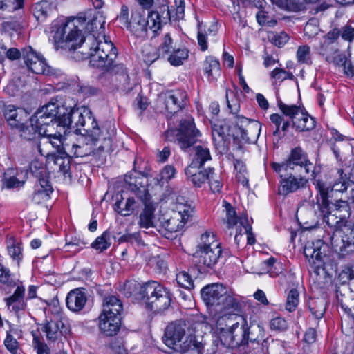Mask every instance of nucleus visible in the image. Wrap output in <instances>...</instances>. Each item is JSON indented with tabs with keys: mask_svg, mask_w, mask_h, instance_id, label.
<instances>
[{
	"mask_svg": "<svg viewBox=\"0 0 354 354\" xmlns=\"http://www.w3.org/2000/svg\"><path fill=\"white\" fill-rule=\"evenodd\" d=\"M84 17L67 20L59 26L53 36L57 48L72 52L71 57L76 61L89 59L90 64L111 74L127 75L122 64H116L117 50L107 39L97 40L95 35L84 36Z\"/></svg>",
	"mask_w": 354,
	"mask_h": 354,
	"instance_id": "f257e3e1",
	"label": "nucleus"
},
{
	"mask_svg": "<svg viewBox=\"0 0 354 354\" xmlns=\"http://www.w3.org/2000/svg\"><path fill=\"white\" fill-rule=\"evenodd\" d=\"M86 118L88 122L94 121L88 109L68 110L55 103H48L32 115V121L39 124L41 136L46 138L61 131L65 133L66 128L73 129L77 126H85Z\"/></svg>",
	"mask_w": 354,
	"mask_h": 354,
	"instance_id": "f03ea898",
	"label": "nucleus"
},
{
	"mask_svg": "<svg viewBox=\"0 0 354 354\" xmlns=\"http://www.w3.org/2000/svg\"><path fill=\"white\" fill-rule=\"evenodd\" d=\"M73 130L83 137L77 143L66 144L64 147L66 153L75 157H85L96 152L111 149L113 133H104L99 128L95 118L93 122H88L86 118L85 126H77Z\"/></svg>",
	"mask_w": 354,
	"mask_h": 354,
	"instance_id": "7ed1b4c3",
	"label": "nucleus"
},
{
	"mask_svg": "<svg viewBox=\"0 0 354 354\" xmlns=\"http://www.w3.org/2000/svg\"><path fill=\"white\" fill-rule=\"evenodd\" d=\"M185 321L178 320L169 324L165 330L162 340L165 345L171 348L187 354H205L202 336H196L190 330L185 337Z\"/></svg>",
	"mask_w": 354,
	"mask_h": 354,
	"instance_id": "20e7f679",
	"label": "nucleus"
},
{
	"mask_svg": "<svg viewBox=\"0 0 354 354\" xmlns=\"http://www.w3.org/2000/svg\"><path fill=\"white\" fill-rule=\"evenodd\" d=\"M139 298L147 309L157 313L167 310L172 300L169 290L156 281L141 286Z\"/></svg>",
	"mask_w": 354,
	"mask_h": 354,
	"instance_id": "39448f33",
	"label": "nucleus"
},
{
	"mask_svg": "<svg viewBox=\"0 0 354 354\" xmlns=\"http://www.w3.org/2000/svg\"><path fill=\"white\" fill-rule=\"evenodd\" d=\"M226 99L227 107L234 115V122L238 127L241 139L247 143L256 142L261 133V124L257 120H250L243 115H238L240 109L239 100L235 97L230 100L228 91H226Z\"/></svg>",
	"mask_w": 354,
	"mask_h": 354,
	"instance_id": "423d86ee",
	"label": "nucleus"
},
{
	"mask_svg": "<svg viewBox=\"0 0 354 354\" xmlns=\"http://www.w3.org/2000/svg\"><path fill=\"white\" fill-rule=\"evenodd\" d=\"M177 212L173 216L167 218L163 216L159 218L158 232L167 239L171 238L172 233L183 228L194 214V208L188 204H179Z\"/></svg>",
	"mask_w": 354,
	"mask_h": 354,
	"instance_id": "0eeeda50",
	"label": "nucleus"
},
{
	"mask_svg": "<svg viewBox=\"0 0 354 354\" xmlns=\"http://www.w3.org/2000/svg\"><path fill=\"white\" fill-rule=\"evenodd\" d=\"M272 169L275 172L293 171L299 167L301 174L314 173L313 164L309 160L307 153L300 147L292 149L288 160L282 163L272 162Z\"/></svg>",
	"mask_w": 354,
	"mask_h": 354,
	"instance_id": "6e6552de",
	"label": "nucleus"
},
{
	"mask_svg": "<svg viewBox=\"0 0 354 354\" xmlns=\"http://www.w3.org/2000/svg\"><path fill=\"white\" fill-rule=\"evenodd\" d=\"M278 106L283 115L292 119V127L299 132L309 131L315 127V120L303 108L296 105H288L281 100Z\"/></svg>",
	"mask_w": 354,
	"mask_h": 354,
	"instance_id": "1a4fd4ad",
	"label": "nucleus"
},
{
	"mask_svg": "<svg viewBox=\"0 0 354 354\" xmlns=\"http://www.w3.org/2000/svg\"><path fill=\"white\" fill-rule=\"evenodd\" d=\"M133 196L124 198L122 195L116 196L114 205L115 210L122 216H130L133 212L138 211L142 206H145L151 201L148 189H142Z\"/></svg>",
	"mask_w": 354,
	"mask_h": 354,
	"instance_id": "9d476101",
	"label": "nucleus"
},
{
	"mask_svg": "<svg viewBox=\"0 0 354 354\" xmlns=\"http://www.w3.org/2000/svg\"><path fill=\"white\" fill-rule=\"evenodd\" d=\"M231 330L221 335V342L226 347L234 348L248 343L250 327L246 318L238 317Z\"/></svg>",
	"mask_w": 354,
	"mask_h": 354,
	"instance_id": "9b49d317",
	"label": "nucleus"
},
{
	"mask_svg": "<svg viewBox=\"0 0 354 354\" xmlns=\"http://www.w3.org/2000/svg\"><path fill=\"white\" fill-rule=\"evenodd\" d=\"M315 186L318 191L317 204L324 219L331 213L333 207L337 211H344L348 214V201L339 200L337 201L335 203H330L328 196L329 187L319 180L316 181Z\"/></svg>",
	"mask_w": 354,
	"mask_h": 354,
	"instance_id": "f8f14e48",
	"label": "nucleus"
},
{
	"mask_svg": "<svg viewBox=\"0 0 354 354\" xmlns=\"http://www.w3.org/2000/svg\"><path fill=\"white\" fill-rule=\"evenodd\" d=\"M200 136L201 133L196 129L193 118H186L180 122L176 133V141L180 148L187 151L196 142Z\"/></svg>",
	"mask_w": 354,
	"mask_h": 354,
	"instance_id": "ddd939ff",
	"label": "nucleus"
},
{
	"mask_svg": "<svg viewBox=\"0 0 354 354\" xmlns=\"http://www.w3.org/2000/svg\"><path fill=\"white\" fill-rule=\"evenodd\" d=\"M291 171L277 172L281 178L278 187L279 194L286 196L306 187L308 183V178L302 176V174L296 176Z\"/></svg>",
	"mask_w": 354,
	"mask_h": 354,
	"instance_id": "4468645a",
	"label": "nucleus"
},
{
	"mask_svg": "<svg viewBox=\"0 0 354 354\" xmlns=\"http://www.w3.org/2000/svg\"><path fill=\"white\" fill-rule=\"evenodd\" d=\"M15 286L14 292L4 299L5 303L10 312L17 315H24L27 309L26 299L25 297L26 288L23 281H19Z\"/></svg>",
	"mask_w": 354,
	"mask_h": 354,
	"instance_id": "2eb2a0df",
	"label": "nucleus"
},
{
	"mask_svg": "<svg viewBox=\"0 0 354 354\" xmlns=\"http://www.w3.org/2000/svg\"><path fill=\"white\" fill-rule=\"evenodd\" d=\"M160 100L164 103L169 113H175L183 109L187 102V95L185 91H170L162 94Z\"/></svg>",
	"mask_w": 354,
	"mask_h": 354,
	"instance_id": "dca6fc26",
	"label": "nucleus"
},
{
	"mask_svg": "<svg viewBox=\"0 0 354 354\" xmlns=\"http://www.w3.org/2000/svg\"><path fill=\"white\" fill-rule=\"evenodd\" d=\"M222 253L221 248H197L194 254V261L199 268H212Z\"/></svg>",
	"mask_w": 354,
	"mask_h": 354,
	"instance_id": "f3484780",
	"label": "nucleus"
},
{
	"mask_svg": "<svg viewBox=\"0 0 354 354\" xmlns=\"http://www.w3.org/2000/svg\"><path fill=\"white\" fill-rule=\"evenodd\" d=\"M227 288L222 284L212 283L205 286L201 290V297L207 306H220L225 299Z\"/></svg>",
	"mask_w": 354,
	"mask_h": 354,
	"instance_id": "a211bd4d",
	"label": "nucleus"
},
{
	"mask_svg": "<svg viewBox=\"0 0 354 354\" xmlns=\"http://www.w3.org/2000/svg\"><path fill=\"white\" fill-rule=\"evenodd\" d=\"M128 30L137 37L145 38L147 36L145 12L140 8L131 11V17Z\"/></svg>",
	"mask_w": 354,
	"mask_h": 354,
	"instance_id": "6ab92c4d",
	"label": "nucleus"
},
{
	"mask_svg": "<svg viewBox=\"0 0 354 354\" xmlns=\"http://www.w3.org/2000/svg\"><path fill=\"white\" fill-rule=\"evenodd\" d=\"M53 189L48 176H41L34 185L32 201L37 204L46 202L50 198Z\"/></svg>",
	"mask_w": 354,
	"mask_h": 354,
	"instance_id": "aec40b11",
	"label": "nucleus"
},
{
	"mask_svg": "<svg viewBox=\"0 0 354 354\" xmlns=\"http://www.w3.org/2000/svg\"><path fill=\"white\" fill-rule=\"evenodd\" d=\"M333 246L339 256L344 257L354 252V228L346 229L340 239H333Z\"/></svg>",
	"mask_w": 354,
	"mask_h": 354,
	"instance_id": "412c9836",
	"label": "nucleus"
},
{
	"mask_svg": "<svg viewBox=\"0 0 354 354\" xmlns=\"http://www.w3.org/2000/svg\"><path fill=\"white\" fill-rule=\"evenodd\" d=\"M40 328L42 333H45L46 338L53 342L58 339L67 330L64 321L57 318L46 319L41 324Z\"/></svg>",
	"mask_w": 354,
	"mask_h": 354,
	"instance_id": "4be33fe9",
	"label": "nucleus"
},
{
	"mask_svg": "<svg viewBox=\"0 0 354 354\" xmlns=\"http://www.w3.org/2000/svg\"><path fill=\"white\" fill-rule=\"evenodd\" d=\"M121 317L119 315L101 313L99 316V328L106 336H113L119 330Z\"/></svg>",
	"mask_w": 354,
	"mask_h": 354,
	"instance_id": "5701e85b",
	"label": "nucleus"
},
{
	"mask_svg": "<svg viewBox=\"0 0 354 354\" xmlns=\"http://www.w3.org/2000/svg\"><path fill=\"white\" fill-rule=\"evenodd\" d=\"M4 115L9 124L17 129L28 120V113L25 109L12 105L6 107Z\"/></svg>",
	"mask_w": 354,
	"mask_h": 354,
	"instance_id": "b1692460",
	"label": "nucleus"
},
{
	"mask_svg": "<svg viewBox=\"0 0 354 354\" xmlns=\"http://www.w3.org/2000/svg\"><path fill=\"white\" fill-rule=\"evenodd\" d=\"M87 301V297L82 288L71 290L66 297V303L68 308L74 313L82 310Z\"/></svg>",
	"mask_w": 354,
	"mask_h": 354,
	"instance_id": "393cba45",
	"label": "nucleus"
},
{
	"mask_svg": "<svg viewBox=\"0 0 354 354\" xmlns=\"http://www.w3.org/2000/svg\"><path fill=\"white\" fill-rule=\"evenodd\" d=\"M324 243L322 240L308 242L304 249V254L308 261L317 267L322 263L323 252L322 248Z\"/></svg>",
	"mask_w": 354,
	"mask_h": 354,
	"instance_id": "a878e982",
	"label": "nucleus"
},
{
	"mask_svg": "<svg viewBox=\"0 0 354 354\" xmlns=\"http://www.w3.org/2000/svg\"><path fill=\"white\" fill-rule=\"evenodd\" d=\"M124 187L131 193H138L142 189H147L145 187V177L136 170H132L124 176Z\"/></svg>",
	"mask_w": 354,
	"mask_h": 354,
	"instance_id": "bb28decb",
	"label": "nucleus"
},
{
	"mask_svg": "<svg viewBox=\"0 0 354 354\" xmlns=\"http://www.w3.org/2000/svg\"><path fill=\"white\" fill-rule=\"evenodd\" d=\"M241 316L236 313H221V315L216 319V328L219 333L221 340V335H225L226 332L231 330L230 329L234 326V324L236 323V319L241 317Z\"/></svg>",
	"mask_w": 354,
	"mask_h": 354,
	"instance_id": "cd10ccee",
	"label": "nucleus"
},
{
	"mask_svg": "<svg viewBox=\"0 0 354 354\" xmlns=\"http://www.w3.org/2000/svg\"><path fill=\"white\" fill-rule=\"evenodd\" d=\"M223 213L224 217L223 218V223L226 225L228 229L234 227H241L240 226V220L243 216H248L245 214L237 216L235 208L226 201H223L222 204Z\"/></svg>",
	"mask_w": 354,
	"mask_h": 354,
	"instance_id": "c85d7f7f",
	"label": "nucleus"
},
{
	"mask_svg": "<svg viewBox=\"0 0 354 354\" xmlns=\"http://www.w3.org/2000/svg\"><path fill=\"white\" fill-rule=\"evenodd\" d=\"M201 167L189 165L185 173L187 178L192 182L194 186L201 187L208 178L209 168L208 170H201Z\"/></svg>",
	"mask_w": 354,
	"mask_h": 354,
	"instance_id": "c756f323",
	"label": "nucleus"
},
{
	"mask_svg": "<svg viewBox=\"0 0 354 354\" xmlns=\"http://www.w3.org/2000/svg\"><path fill=\"white\" fill-rule=\"evenodd\" d=\"M26 171H15L13 169L7 170L5 173L4 183L8 188H15L23 186L26 179Z\"/></svg>",
	"mask_w": 354,
	"mask_h": 354,
	"instance_id": "7c9ffc66",
	"label": "nucleus"
},
{
	"mask_svg": "<svg viewBox=\"0 0 354 354\" xmlns=\"http://www.w3.org/2000/svg\"><path fill=\"white\" fill-rule=\"evenodd\" d=\"M39 153L41 156L47 158V161L50 163L53 162L55 165L58 167L59 171L64 175L68 174L70 171L71 162L68 158L62 157L53 153L44 152L43 149L39 147Z\"/></svg>",
	"mask_w": 354,
	"mask_h": 354,
	"instance_id": "2f4dec72",
	"label": "nucleus"
},
{
	"mask_svg": "<svg viewBox=\"0 0 354 354\" xmlns=\"http://www.w3.org/2000/svg\"><path fill=\"white\" fill-rule=\"evenodd\" d=\"M19 281L8 268L0 263V288L11 290Z\"/></svg>",
	"mask_w": 354,
	"mask_h": 354,
	"instance_id": "473e14b6",
	"label": "nucleus"
},
{
	"mask_svg": "<svg viewBox=\"0 0 354 354\" xmlns=\"http://www.w3.org/2000/svg\"><path fill=\"white\" fill-rule=\"evenodd\" d=\"M88 33L86 35H95L97 40H103L106 39L104 35L105 20L102 16L94 17L86 26Z\"/></svg>",
	"mask_w": 354,
	"mask_h": 354,
	"instance_id": "72a5a7b5",
	"label": "nucleus"
},
{
	"mask_svg": "<svg viewBox=\"0 0 354 354\" xmlns=\"http://www.w3.org/2000/svg\"><path fill=\"white\" fill-rule=\"evenodd\" d=\"M155 209L156 208L151 201L146 204L139 216L138 224L140 227L148 229L154 227L153 219Z\"/></svg>",
	"mask_w": 354,
	"mask_h": 354,
	"instance_id": "f704fd0d",
	"label": "nucleus"
},
{
	"mask_svg": "<svg viewBox=\"0 0 354 354\" xmlns=\"http://www.w3.org/2000/svg\"><path fill=\"white\" fill-rule=\"evenodd\" d=\"M122 310V302L117 297L111 295L104 298L102 313L120 316Z\"/></svg>",
	"mask_w": 354,
	"mask_h": 354,
	"instance_id": "c9c22d12",
	"label": "nucleus"
},
{
	"mask_svg": "<svg viewBox=\"0 0 354 354\" xmlns=\"http://www.w3.org/2000/svg\"><path fill=\"white\" fill-rule=\"evenodd\" d=\"M32 116L29 118V120L24 122L19 129L21 131V136L27 140H31L37 137L41 136L40 134V127L39 124L32 121Z\"/></svg>",
	"mask_w": 354,
	"mask_h": 354,
	"instance_id": "e433bc0d",
	"label": "nucleus"
},
{
	"mask_svg": "<svg viewBox=\"0 0 354 354\" xmlns=\"http://www.w3.org/2000/svg\"><path fill=\"white\" fill-rule=\"evenodd\" d=\"M203 70L209 80H216L221 75V66L218 60L212 56L207 57L203 63Z\"/></svg>",
	"mask_w": 354,
	"mask_h": 354,
	"instance_id": "4c0bfd02",
	"label": "nucleus"
},
{
	"mask_svg": "<svg viewBox=\"0 0 354 354\" xmlns=\"http://www.w3.org/2000/svg\"><path fill=\"white\" fill-rule=\"evenodd\" d=\"M195 155L189 164L191 166L202 167L204 164L212 159L209 149L205 145H196L194 147Z\"/></svg>",
	"mask_w": 354,
	"mask_h": 354,
	"instance_id": "58836bf2",
	"label": "nucleus"
},
{
	"mask_svg": "<svg viewBox=\"0 0 354 354\" xmlns=\"http://www.w3.org/2000/svg\"><path fill=\"white\" fill-rule=\"evenodd\" d=\"M7 250L10 258L17 262V266H19L23 259L21 243L15 239L10 238L7 241Z\"/></svg>",
	"mask_w": 354,
	"mask_h": 354,
	"instance_id": "ea45409f",
	"label": "nucleus"
},
{
	"mask_svg": "<svg viewBox=\"0 0 354 354\" xmlns=\"http://www.w3.org/2000/svg\"><path fill=\"white\" fill-rule=\"evenodd\" d=\"M62 133L63 131L59 132L56 135L53 136H48L46 138H42L41 141L39 142V145H38V149L39 150V147L41 148V145L44 147L51 146L53 149L57 150V151H60L62 149H64L65 145H64L62 141Z\"/></svg>",
	"mask_w": 354,
	"mask_h": 354,
	"instance_id": "a19ab883",
	"label": "nucleus"
},
{
	"mask_svg": "<svg viewBox=\"0 0 354 354\" xmlns=\"http://www.w3.org/2000/svg\"><path fill=\"white\" fill-rule=\"evenodd\" d=\"M221 313H235L236 311H239L241 309V304L239 301L234 297L228 291L225 294V299L221 301Z\"/></svg>",
	"mask_w": 354,
	"mask_h": 354,
	"instance_id": "79ce46f5",
	"label": "nucleus"
},
{
	"mask_svg": "<svg viewBox=\"0 0 354 354\" xmlns=\"http://www.w3.org/2000/svg\"><path fill=\"white\" fill-rule=\"evenodd\" d=\"M189 51L185 48L174 49L167 56V60L171 65L178 66L183 64L188 57Z\"/></svg>",
	"mask_w": 354,
	"mask_h": 354,
	"instance_id": "37998d69",
	"label": "nucleus"
},
{
	"mask_svg": "<svg viewBox=\"0 0 354 354\" xmlns=\"http://www.w3.org/2000/svg\"><path fill=\"white\" fill-rule=\"evenodd\" d=\"M197 248H221L216 234L212 232H205L201 236Z\"/></svg>",
	"mask_w": 354,
	"mask_h": 354,
	"instance_id": "c03bdc74",
	"label": "nucleus"
},
{
	"mask_svg": "<svg viewBox=\"0 0 354 354\" xmlns=\"http://www.w3.org/2000/svg\"><path fill=\"white\" fill-rule=\"evenodd\" d=\"M337 178L331 185V191L344 192L350 186L351 181L342 169H338Z\"/></svg>",
	"mask_w": 354,
	"mask_h": 354,
	"instance_id": "a18cd8bd",
	"label": "nucleus"
},
{
	"mask_svg": "<svg viewBox=\"0 0 354 354\" xmlns=\"http://www.w3.org/2000/svg\"><path fill=\"white\" fill-rule=\"evenodd\" d=\"M111 245V233L109 230H106L95 239L91 246L99 252H102L107 250Z\"/></svg>",
	"mask_w": 354,
	"mask_h": 354,
	"instance_id": "49530a36",
	"label": "nucleus"
},
{
	"mask_svg": "<svg viewBox=\"0 0 354 354\" xmlns=\"http://www.w3.org/2000/svg\"><path fill=\"white\" fill-rule=\"evenodd\" d=\"M175 48L171 34H164L161 37L160 44L158 48L159 53L162 55V57H165Z\"/></svg>",
	"mask_w": 354,
	"mask_h": 354,
	"instance_id": "de8ad7c7",
	"label": "nucleus"
},
{
	"mask_svg": "<svg viewBox=\"0 0 354 354\" xmlns=\"http://www.w3.org/2000/svg\"><path fill=\"white\" fill-rule=\"evenodd\" d=\"M142 55L144 62L150 65L157 60L162 55L158 52V49L151 45H145L142 48Z\"/></svg>",
	"mask_w": 354,
	"mask_h": 354,
	"instance_id": "09e8293b",
	"label": "nucleus"
},
{
	"mask_svg": "<svg viewBox=\"0 0 354 354\" xmlns=\"http://www.w3.org/2000/svg\"><path fill=\"white\" fill-rule=\"evenodd\" d=\"M296 57L297 62L299 64L310 65L313 62L310 48L307 45H303L298 47Z\"/></svg>",
	"mask_w": 354,
	"mask_h": 354,
	"instance_id": "8fccbe9b",
	"label": "nucleus"
},
{
	"mask_svg": "<svg viewBox=\"0 0 354 354\" xmlns=\"http://www.w3.org/2000/svg\"><path fill=\"white\" fill-rule=\"evenodd\" d=\"M28 68L36 74L49 75L53 73L52 68L46 64V59L43 56Z\"/></svg>",
	"mask_w": 354,
	"mask_h": 354,
	"instance_id": "3c124183",
	"label": "nucleus"
},
{
	"mask_svg": "<svg viewBox=\"0 0 354 354\" xmlns=\"http://www.w3.org/2000/svg\"><path fill=\"white\" fill-rule=\"evenodd\" d=\"M41 57V55L37 53L30 46L24 48L22 50V57L28 68L35 64Z\"/></svg>",
	"mask_w": 354,
	"mask_h": 354,
	"instance_id": "603ef678",
	"label": "nucleus"
},
{
	"mask_svg": "<svg viewBox=\"0 0 354 354\" xmlns=\"http://www.w3.org/2000/svg\"><path fill=\"white\" fill-rule=\"evenodd\" d=\"M299 303V293L295 288L290 290L287 295L286 309L289 312L296 310Z\"/></svg>",
	"mask_w": 354,
	"mask_h": 354,
	"instance_id": "864d4df0",
	"label": "nucleus"
},
{
	"mask_svg": "<svg viewBox=\"0 0 354 354\" xmlns=\"http://www.w3.org/2000/svg\"><path fill=\"white\" fill-rule=\"evenodd\" d=\"M309 310L315 319H319L325 313V303L323 300L313 301L310 304Z\"/></svg>",
	"mask_w": 354,
	"mask_h": 354,
	"instance_id": "5fc2aeb1",
	"label": "nucleus"
},
{
	"mask_svg": "<svg viewBox=\"0 0 354 354\" xmlns=\"http://www.w3.org/2000/svg\"><path fill=\"white\" fill-rule=\"evenodd\" d=\"M147 21V28H149L153 32H157L161 28V18L158 12L152 11L148 15Z\"/></svg>",
	"mask_w": 354,
	"mask_h": 354,
	"instance_id": "6e6d98bb",
	"label": "nucleus"
},
{
	"mask_svg": "<svg viewBox=\"0 0 354 354\" xmlns=\"http://www.w3.org/2000/svg\"><path fill=\"white\" fill-rule=\"evenodd\" d=\"M273 3L279 7H286L292 11H298L304 8L303 2L300 0H271Z\"/></svg>",
	"mask_w": 354,
	"mask_h": 354,
	"instance_id": "4d7b16f0",
	"label": "nucleus"
},
{
	"mask_svg": "<svg viewBox=\"0 0 354 354\" xmlns=\"http://www.w3.org/2000/svg\"><path fill=\"white\" fill-rule=\"evenodd\" d=\"M337 50L335 44L324 39L320 43L319 47L317 48V53L325 58L336 54Z\"/></svg>",
	"mask_w": 354,
	"mask_h": 354,
	"instance_id": "13d9d810",
	"label": "nucleus"
},
{
	"mask_svg": "<svg viewBox=\"0 0 354 354\" xmlns=\"http://www.w3.org/2000/svg\"><path fill=\"white\" fill-rule=\"evenodd\" d=\"M209 175L207 180H209V185L210 189L214 193H220L223 187V183L221 182V177L214 174V169L209 168Z\"/></svg>",
	"mask_w": 354,
	"mask_h": 354,
	"instance_id": "bf43d9fd",
	"label": "nucleus"
},
{
	"mask_svg": "<svg viewBox=\"0 0 354 354\" xmlns=\"http://www.w3.org/2000/svg\"><path fill=\"white\" fill-rule=\"evenodd\" d=\"M270 77L274 80L275 82H282L285 80L294 79L292 73L280 68H275L272 70L270 73Z\"/></svg>",
	"mask_w": 354,
	"mask_h": 354,
	"instance_id": "052dcab7",
	"label": "nucleus"
},
{
	"mask_svg": "<svg viewBox=\"0 0 354 354\" xmlns=\"http://www.w3.org/2000/svg\"><path fill=\"white\" fill-rule=\"evenodd\" d=\"M176 281L180 287L186 289L194 287V282L191 276L185 271H181L176 274Z\"/></svg>",
	"mask_w": 354,
	"mask_h": 354,
	"instance_id": "680f3d73",
	"label": "nucleus"
},
{
	"mask_svg": "<svg viewBox=\"0 0 354 354\" xmlns=\"http://www.w3.org/2000/svg\"><path fill=\"white\" fill-rule=\"evenodd\" d=\"M240 226L245 230L247 234L248 243L253 245L255 243V237L252 232V226L248 216H243L240 220Z\"/></svg>",
	"mask_w": 354,
	"mask_h": 354,
	"instance_id": "e2e57ef3",
	"label": "nucleus"
},
{
	"mask_svg": "<svg viewBox=\"0 0 354 354\" xmlns=\"http://www.w3.org/2000/svg\"><path fill=\"white\" fill-rule=\"evenodd\" d=\"M270 121L275 126V129L272 132V135L277 137L278 139H281L283 138V135L281 131H280L281 125L283 121V116L277 114L273 113L270 116Z\"/></svg>",
	"mask_w": 354,
	"mask_h": 354,
	"instance_id": "0e129e2a",
	"label": "nucleus"
},
{
	"mask_svg": "<svg viewBox=\"0 0 354 354\" xmlns=\"http://www.w3.org/2000/svg\"><path fill=\"white\" fill-rule=\"evenodd\" d=\"M277 260L274 257H270L268 260H266L263 262V266H264L263 272L261 273H268L271 277H275L278 275L279 271L277 270V267L274 266Z\"/></svg>",
	"mask_w": 354,
	"mask_h": 354,
	"instance_id": "69168bd1",
	"label": "nucleus"
},
{
	"mask_svg": "<svg viewBox=\"0 0 354 354\" xmlns=\"http://www.w3.org/2000/svg\"><path fill=\"white\" fill-rule=\"evenodd\" d=\"M116 20L118 21L121 27H124L128 30L130 19H129V8L126 5L122 6L120 12L117 16Z\"/></svg>",
	"mask_w": 354,
	"mask_h": 354,
	"instance_id": "338daca9",
	"label": "nucleus"
},
{
	"mask_svg": "<svg viewBox=\"0 0 354 354\" xmlns=\"http://www.w3.org/2000/svg\"><path fill=\"white\" fill-rule=\"evenodd\" d=\"M4 345L12 354H20L18 342L10 334H7Z\"/></svg>",
	"mask_w": 354,
	"mask_h": 354,
	"instance_id": "774afa93",
	"label": "nucleus"
}]
</instances>
